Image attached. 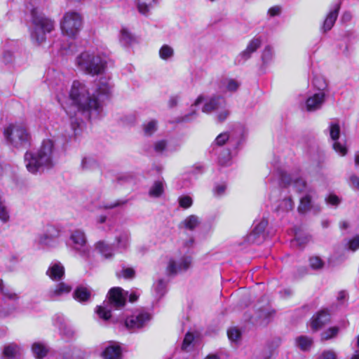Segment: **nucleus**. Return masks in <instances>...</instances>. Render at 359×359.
<instances>
[{"label":"nucleus","mask_w":359,"mask_h":359,"mask_svg":"<svg viewBox=\"0 0 359 359\" xmlns=\"http://www.w3.org/2000/svg\"><path fill=\"white\" fill-rule=\"evenodd\" d=\"M111 87L108 83H101L97 89V95L90 93L86 83L76 80L74 81L69 92L68 100L70 102L69 107H65L64 102L67 97L62 92V88L60 86L56 88V97L58 102L70 116L73 130H76L80 126V118L77 117L81 114L86 118H90L93 116H97L100 111L101 104L98 96L107 95L109 94Z\"/></svg>","instance_id":"f257e3e1"},{"label":"nucleus","mask_w":359,"mask_h":359,"mask_svg":"<svg viewBox=\"0 0 359 359\" xmlns=\"http://www.w3.org/2000/svg\"><path fill=\"white\" fill-rule=\"evenodd\" d=\"M54 152V143L50 139L43 140L36 151H27L24 156V162L27 171L32 174H38L52 168Z\"/></svg>","instance_id":"f03ea898"},{"label":"nucleus","mask_w":359,"mask_h":359,"mask_svg":"<svg viewBox=\"0 0 359 359\" xmlns=\"http://www.w3.org/2000/svg\"><path fill=\"white\" fill-rule=\"evenodd\" d=\"M55 27L54 22L46 17L39 7L31 9V18L29 22L30 37L33 43L40 45L46 39V34Z\"/></svg>","instance_id":"7ed1b4c3"},{"label":"nucleus","mask_w":359,"mask_h":359,"mask_svg":"<svg viewBox=\"0 0 359 359\" xmlns=\"http://www.w3.org/2000/svg\"><path fill=\"white\" fill-rule=\"evenodd\" d=\"M107 65L105 55L95 50H86L75 58V65L81 72L92 76L104 72Z\"/></svg>","instance_id":"20e7f679"},{"label":"nucleus","mask_w":359,"mask_h":359,"mask_svg":"<svg viewBox=\"0 0 359 359\" xmlns=\"http://www.w3.org/2000/svg\"><path fill=\"white\" fill-rule=\"evenodd\" d=\"M280 178L285 184H293L297 192L302 193L306 191L305 196L300 198V203L298 206V211L300 213L308 212L312 206V193L311 189H308L306 182L299 177L292 176L285 172H280Z\"/></svg>","instance_id":"39448f33"},{"label":"nucleus","mask_w":359,"mask_h":359,"mask_svg":"<svg viewBox=\"0 0 359 359\" xmlns=\"http://www.w3.org/2000/svg\"><path fill=\"white\" fill-rule=\"evenodd\" d=\"M108 294V300L104 301L102 305L97 306L96 311L98 316L104 320L111 318L112 308L118 309L125 305L128 292L117 287L111 288Z\"/></svg>","instance_id":"423d86ee"},{"label":"nucleus","mask_w":359,"mask_h":359,"mask_svg":"<svg viewBox=\"0 0 359 359\" xmlns=\"http://www.w3.org/2000/svg\"><path fill=\"white\" fill-rule=\"evenodd\" d=\"M8 143L16 148L27 147L29 145V135L22 125H10L4 132Z\"/></svg>","instance_id":"0eeeda50"},{"label":"nucleus","mask_w":359,"mask_h":359,"mask_svg":"<svg viewBox=\"0 0 359 359\" xmlns=\"http://www.w3.org/2000/svg\"><path fill=\"white\" fill-rule=\"evenodd\" d=\"M202 111L205 114L215 112L217 121L220 123L224 121L230 114L225 98L219 95L212 96L207 100Z\"/></svg>","instance_id":"6e6552de"},{"label":"nucleus","mask_w":359,"mask_h":359,"mask_svg":"<svg viewBox=\"0 0 359 359\" xmlns=\"http://www.w3.org/2000/svg\"><path fill=\"white\" fill-rule=\"evenodd\" d=\"M82 27V18L76 11L66 12L61 21L60 29L64 35L69 37H75Z\"/></svg>","instance_id":"1a4fd4ad"},{"label":"nucleus","mask_w":359,"mask_h":359,"mask_svg":"<svg viewBox=\"0 0 359 359\" xmlns=\"http://www.w3.org/2000/svg\"><path fill=\"white\" fill-rule=\"evenodd\" d=\"M245 131L242 128H238L234 131L229 133H223L219 134L215 140L212 147L213 150L217 154L220 152V147L226 142L234 149H238L244 141Z\"/></svg>","instance_id":"9d476101"},{"label":"nucleus","mask_w":359,"mask_h":359,"mask_svg":"<svg viewBox=\"0 0 359 359\" xmlns=\"http://www.w3.org/2000/svg\"><path fill=\"white\" fill-rule=\"evenodd\" d=\"M72 250L79 256L86 258L90 255V246L87 243L86 233L83 231L76 229L73 231L69 238Z\"/></svg>","instance_id":"9b49d317"},{"label":"nucleus","mask_w":359,"mask_h":359,"mask_svg":"<svg viewBox=\"0 0 359 359\" xmlns=\"http://www.w3.org/2000/svg\"><path fill=\"white\" fill-rule=\"evenodd\" d=\"M313 83L321 91L315 93L312 96L307 98L306 101V107L307 111H313L319 109L325 101V93L323 91L327 86L325 80L322 78H316Z\"/></svg>","instance_id":"f8f14e48"},{"label":"nucleus","mask_w":359,"mask_h":359,"mask_svg":"<svg viewBox=\"0 0 359 359\" xmlns=\"http://www.w3.org/2000/svg\"><path fill=\"white\" fill-rule=\"evenodd\" d=\"M191 262L192 259L190 256H183L177 259L172 258L168 261L166 273L168 276H176L188 270Z\"/></svg>","instance_id":"ddd939ff"},{"label":"nucleus","mask_w":359,"mask_h":359,"mask_svg":"<svg viewBox=\"0 0 359 359\" xmlns=\"http://www.w3.org/2000/svg\"><path fill=\"white\" fill-rule=\"evenodd\" d=\"M60 230L53 225H48L45 232L39 237L41 245L55 248L60 244Z\"/></svg>","instance_id":"4468645a"},{"label":"nucleus","mask_w":359,"mask_h":359,"mask_svg":"<svg viewBox=\"0 0 359 359\" xmlns=\"http://www.w3.org/2000/svg\"><path fill=\"white\" fill-rule=\"evenodd\" d=\"M151 318V315L147 312L136 311L126 318L125 325L127 328L135 330L146 326Z\"/></svg>","instance_id":"2eb2a0df"},{"label":"nucleus","mask_w":359,"mask_h":359,"mask_svg":"<svg viewBox=\"0 0 359 359\" xmlns=\"http://www.w3.org/2000/svg\"><path fill=\"white\" fill-rule=\"evenodd\" d=\"M262 39L260 36H255L248 43L246 48L236 57V61L238 64H243L249 60L252 54L257 50L261 46Z\"/></svg>","instance_id":"dca6fc26"},{"label":"nucleus","mask_w":359,"mask_h":359,"mask_svg":"<svg viewBox=\"0 0 359 359\" xmlns=\"http://www.w3.org/2000/svg\"><path fill=\"white\" fill-rule=\"evenodd\" d=\"M339 125L337 123H332L330 126V135L331 139L334 141L333 143V149L341 156H344L347 152L346 147L337 141L339 137Z\"/></svg>","instance_id":"f3484780"},{"label":"nucleus","mask_w":359,"mask_h":359,"mask_svg":"<svg viewBox=\"0 0 359 359\" xmlns=\"http://www.w3.org/2000/svg\"><path fill=\"white\" fill-rule=\"evenodd\" d=\"M130 244V233L128 230L117 231L114 238L115 247L121 250H126Z\"/></svg>","instance_id":"a211bd4d"},{"label":"nucleus","mask_w":359,"mask_h":359,"mask_svg":"<svg viewBox=\"0 0 359 359\" xmlns=\"http://www.w3.org/2000/svg\"><path fill=\"white\" fill-rule=\"evenodd\" d=\"M340 9V4L336 3L332 8L330 9V12L327 15L323 26L322 29L324 32H327L330 31L334 25L335 21L337 19L339 11Z\"/></svg>","instance_id":"6ab92c4d"},{"label":"nucleus","mask_w":359,"mask_h":359,"mask_svg":"<svg viewBox=\"0 0 359 359\" xmlns=\"http://www.w3.org/2000/svg\"><path fill=\"white\" fill-rule=\"evenodd\" d=\"M240 86L241 83L236 79L231 78H222L219 81L218 88L224 93H234L238 89Z\"/></svg>","instance_id":"aec40b11"},{"label":"nucleus","mask_w":359,"mask_h":359,"mask_svg":"<svg viewBox=\"0 0 359 359\" xmlns=\"http://www.w3.org/2000/svg\"><path fill=\"white\" fill-rule=\"evenodd\" d=\"M46 274L53 280H60L65 275V268L60 262H52L46 271Z\"/></svg>","instance_id":"412c9836"},{"label":"nucleus","mask_w":359,"mask_h":359,"mask_svg":"<svg viewBox=\"0 0 359 359\" xmlns=\"http://www.w3.org/2000/svg\"><path fill=\"white\" fill-rule=\"evenodd\" d=\"M72 290V286L65 283H60L55 287L48 291V296L54 299H57L65 294H69Z\"/></svg>","instance_id":"4be33fe9"},{"label":"nucleus","mask_w":359,"mask_h":359,"mask_svg":"<svg viewBox=\"0 0 359 359\" xmlns=\"http://www.w3.org/2000/svg\"><path fill=\"white\" fill-rule=\"evenodd\" d=\"M330 320V314L322 311L319 312L316 316H313L311 320V326L313 330H318L321 328L324 325L327 323Z\"/></svg>","instance_id":"5701e85b"},{"label":"nucleus","mask_w":359,"mask_h":359,"mask_svg":"<svg viewBox=\"0 0 359 359\" xmlns=\"http://www.w3.org/2000/svg\"><path fill=\"white\" fill-rule=\"evenodd\" d=\"M91 294V290L88 287L81 285L76 288L73 297L81 303H86L90 301Z\"/></svg>","instance_id":"b1692460"},{"label":"nucleus","mask_w":359,"mask_h":359,"mask_svg":"<svg viewBox=\"0 0 359 359\" xmlns=\"http://www.w3.org/2000/svg\"><path fill=\"white\" fill-rule=\"evenodd\" d=\"M0 292L3 296V299L15 302L18 299V294L9 285L6 284L2 280H0Z\"/></svg>","instance_id":"393cba45"},{"label":"nucleus","mask_w":359,"mask_h":359,"mask_svg":"<svg viewBox=\"0 0 359 359\" xmlns=\"http://www.w3.org/2000/svg\"><path fill=\"white\" fill-rule=\"evenodd\" d=\"M201 223V219L196 215L187 217L180 224V227L189 231H194Z\"/></svg>","instance_id":"a878e982"},{"label":"nucleus","mask_w":359,"mask_h":359,"mask_svg":"<svg viewBox=\"0 0 359 359\" xmlns=\"http://www.w3.org/2000/svg\"><path fill=\"white\" fill-rule=\"evenodd\" d=\"M104 359H120L121 349L119 345L114 343L108 346L103 352Z\"/></svg>","instance_id":"bb28decb"},{"label":"nucleus","mask_w":359,"mask_h":359,"mask_svg":"<svg viewBox=\"0 0 359 359\" xmlns=\"http://www.w3.org/2000/svg\"><path fill=\"white\" fill-rule=\"evenodd\" d=\"M55 323L58 326L60 333L67 338H71L74 335V331L65 323L62 316H57L55 318Z\"/></svg>","instance_id":"cd10ccee"},{"label":"nucleus","mask_w":359,"mask_h":359,"mask_svg":"<svg viewBox=\"0 0 359 359\" xmlns=\"http://www.w3.org/2000/svg\"><path fill=\"white\" fill-rule=\"evenodd\" d=\"M158 0H137L138 11L142 15H147L150 10L158 3Z\"/></svg>","instance_id":"c85d7f7f"},{"label":"nucleus","mask_w":359,"mask_h":359,"mask_svg":"<svg viewBox=\"0 0 359 359\" xmlns=\"http://www.w3.org/2000/svg\"><path fill=\"white\" fill-rule=\"evenodd\" d=\"M10 219V211L6 205V200L0 196V222L6 224Z\"/></svg>","instance_id":"c756f323"},{"label":"nucleus","mask_w":359,"mask_h":359,"mask_svg":"<svg viewBox=\"0 0 359 359\" xmlns=\"http://www.w3.org/2000/svg\"><path fill=\"white\" fill-rule=\"evenodd\" d=\"M274 50L271 46H266L262 53V61L264 66L270 65L274 59Z\"/></svg>","instance_id":"7c9ffc66"},{"label":"nucleus","mask_w":359,"mask_h":359,"mask_svg":"<svg viewBox=\"0 0 359 359\" xmlns=\"http://www.w3.org/2000/svg\"><path fill=\"white\" fill-rule=\"evenodd\" d=\"M32 349L35 357L39 359H41L45 357L48 353L47 346L41 342L34 343Z\"/></svg>","instance_id":"2f4dec72"},{"label":"nucleus","mask_w":359,"mask_h":359,"mask_svg":"<svg viewBox=\"0 0 359 359\" xmlns=\"http://www.w3.org/2000/svg\"><path fill=\"white\" fill-rule=\"evenodd\" d=\"M295 343L302 351H306L310 349L313 344L311 338L306 336H300L296 338Z\"/></svg>","instance_id":"473e14b6"},{"label":"nucleus","mask_w":359,"mask_h":359,"mask_svg":"<svg viewBox=\"0 0 359 359\" xmlns=\"http://www.w3.org/2000/svg\"><path fill=\"white\" fill-rule=\"evenodd\" d=\"M95 248L106 258H110L113 255L112 248L104 241H98L95 243Z\"/></svg>","instance_id":"72a5a7b5"},{"label":"nucleus","mask_w":359,"mask_h":359,"mask_svg":"<svg viewBox=\"0 0 359 359\" xmlns=\"http://www.w3.org/2000/svg\"><path fill=\"white\" fill-rule=\"evenodd\" d=\"M119 40L123 46H128L135 41V38L127 28L123 27L120 31Z\"/></svg>","instance_id":"f704fd0d"},{"label":"nucleus","mask_w":359,"mask_h":359,"mask_svg":"<svg viewBox=\"0 0 359 359\" xmlns=\"http://www.w3.org/2000/svg\"><path fill=\"white\" fill-rule=\"evenodd\" d=\"M164 191L163 181H156L149 189V194L151 197H160Z\"/></svg>","instance_id":"c9c22d12"},{"label":"nucleus","mask_w":359,"mask_h":359,"mask_svg":"<svg viewBox=\"0 0 359 359\" xmlns=\"http://www.w3.org/2000/svg\"><path fill=\"white\" fill-rule=\"evenodd\" d=\"M144 135L151 136L158 129V122L156 120H150L142 125Z\"/></svg>","instance_id":"e433bc0d"},{"label":"nucleus","mask_w":359,"mask_h":359,"mask_svg":"<svg viewBox=\"0 0 359 359\" xmlns=\"http://www.w3.org/2000/svg\"><path fill=\"white\" fill-rule=\"evenodd\" d=\"M264 239V236L261 233L254 229L246 236V241L252 244H260Z\"/></svg>","instance_id":"4c0bfd02"},{"label":"nucleus","mask_w":359,"mask_h":359,"mask_svg":"<svg viewBox=\"0 0 359 359\" xmlns=\"http://www.w3.org/2000/svg\"><path fill=\"white\" fill-rule=\"evenodd\" d=\"M167 283L163 279H159L154 285L155 295L157 298H161L166 292Z\"/></svg>","instance_id":"58836bf2"},{"label":"nucleus","mask_w":359,"mask_h":359,"mask_svg":"<svg viewBox=\"0 0 359 359\" xmlns=\"http://www.w3.org/2000/svg\"><path fill=\"white\" fill-rule=\"evenodd\" d=\"M159 56L163 60H170L174 56V49L165 44L159 50Z\"/></svg>","instance_id":"ea45409f"},{"label":"nucleus","mask_w":359,"mask_h":359,"mask_svg":"<svg viewBox=\"0 0 359 359\" xmlns=\"http://www.w3.org/2000/svg\"><path fill=\"white\" fill-rule=\"evenodd\" d=\"M309 266L313 270H320L323 268L325 262L318 256H312L309 259Z\"/></svg>","instance_id":"a19ab883"},{"label":"nucleus","mask_w":359,"mask_h":359,"mask_svg":"<svg viewBox=\"0 0 359 359\" xmlns=\"http://www.w3.org/2000/svg\"><path fill=\"white\" fill-rule=\"evenodd\" d=\"M19 352V347L15 344H9L4 349V355L8 358H14Z\"/></svg>","instance_id":"79ce46f5"},{"label":"nucleus","mask_w":359,"mask_h":359,"mask_svg":"<svg viewBox=\"0 0 359 359\" xmlns=\"http://www.w3.org/2000/svg\"><path fill=\"white\" fill-rule=\"evenodd\" d=\"M167 147V141L165 140H160L154 143L153 149L155 153L162 154L165 151H166Z\"/></svg>","instance_id":"37998d69"},{"label":"nucleus","mask_w":359,"mask_h":359,"mask_svg":"<svg viewBox=\"0 0 359 359\" xmlns=\"http://www.w3.org/2000/svg\"><path fill=\"white\" fill-rule=\"evenodd\" d=\"M6 46L4 47L1 55V61L6 65L11 64L14 60L13 53Z\"/></svg>","instance_id":"c03bdc74"},{"label":"nucleus","mask_w":359,"mask_h":359,"mask_svg":"<svg viewBox=\"0 0 359 359\" xmlns=\"http://www.w3.org/2000/svg\"><path fill=\"white\" fill-rule=\"evenodd\" d=\"M268 224V222L265 219H262L259 222H255L254 224V230H256L257 232L261 233L264 236V238H265V229Z\"/></svg>","instance_id":"a18cd8bd"},{"label":"nucleus","mask_w":359,"mask_h":359,"mask_svg":"<svg viewBox=\"0 0 359 359\" xmlns=\"http://www.w3.org/2000/svg\"><path fill=\"white\" fill-rule=\"evenodd\" d=\"M309 239L310 238L308 236H302L296 234L295 238L292 240V243L293 245L303 248L309 241Z\"/></svg>","instance_id":"49530a36"},{"label":"nucleus","mask_w":359,"mask_h":359,"mask_svg":"<svg viewBox=\"0 0 359 359\" xmlns=\"http://www.w3.org/2000/svg\"><path fill=\"white\" fill-rule=\"evenodd\" d=\"M135 270L132 268H123L119 272L116 273L118 277L124 278H133L135 276Z\"/></svg>","instance_id":"de8ad7c7"},{"label":"nucleus","mask_w":359,"mask_h":359,"mask_svg":"<svg viewBox=\"0 0 359 359\" xmlns=\"http://www.w3.org/2000/svg\"><path fill=\"white\" fill-rule=\"evenodd\" d=\"M180 206L183 208H189L193 204V200L189 196H182L178 198Z\"/></svg>","instance_id":"09e8293b"},{"label":"nucleus","mask_w":359,"mask_h":359,"mask_svg":"<svg viewBox=\"0 0 359 359\" xmlns=\"http://www.w3.org/2000/svg\"><path fill=\"white\" fill-rule=\"evenodd\" d=\"M339 332V328L337 327H332L325 331L322 333V339L324 340L330 339L334 337H335Z\"/></svg>","instance_id":"8fccbe9b"},{"label":"nucleus","mask_w":359,"mask_h":359,"mask_svg":"<svg viewBox=\"0 0 359 359\" xmlns=\"http://www.w3.org/2000/svg\"><path fill=\"white\" fill-rule=\"evenodd\" d=\"M294 208V202L291 198H285L280 204L279 208L283 211H288Z\"/></svg>","instance_id":"3c124183"},{"label":"nucleus","mask_w":359,"mask_h":359,"mask_svg":"<svg viewBox=\"0 0 359 359\" xmlns=\"http://www.w3.org/2000/svg\"><path fill=\"white\" fill-rule=\"evenodd\" d=\"M96 165V162L92 158L84 157L81 163V166L83 170H88L93 168Z\"/></svg>","instance_id":"603ef678"},{"label":"nucleus","mask_w":359,"mask_h":359,"mask_svg":"<svg viewBox=\"0 0 359 359\" xmlns=\"http://www.w3.org/2000/svg\"><path fill=\"white\" fill-rule=\"evenodd\" d=\"M229 339L231 341H237L241 337V332L236 327H231L227 331Z\"/></svg>","instance_id":"864d4df0"},{"label":"nucleus","mask_w":359,"mask_h":359,"mask_svg":"<svg viewBox=\"0 0 359 359\" xmlns=\"http://www.w3.org/2000/svg\"><path fill=\"white\" fill-rule=\"evenodd\" d=\"M231 161V152L229 149L225 151L224 154H219L218 156V162L222 165H228Z\"/></svg>","instance_id":"5fc2aeb1"},{"label":"nucleus","mask_w":359,"mask_h":359,"mask_svg":"<svg viewBox=\"0 0 359 359\" xmlns=\"http://www.w3.org/2000/svg\"><path fill=\"white\" fill-rule=\"evenodd\" d=\"M318 359H337V355L332 350H325L319 355Z\"/></svg>","instance_id":"6e6d98bb"},{"label":"nucleus","mask_w":359,"mask_h":359,"mask_svg":"<svg viewBox=\"0 0 359 359\" xmlns=\"http://www.w3.org/2000/svg\"><path fill=\"white\" fill-rule=\"evenodd\" d=\"M194 337L191 333H187L184 339L182 348L184 350H188L189 346L194 341Z\"/></svg>","instance_id":"4d7b16f0"},{"label":"nucleus","mask_w":359,"mask_h":359,"mask_svg":"<svg viewBox=\"0 0 359 359\" xmlns=\"http://www.w3.org/2000/svg\"><path fill=\"white\" fill-rule=\"evenodd\" d=\"M226 189V185L225 184H217L215 186L213 189V192L215 196H221L224 194Z\"/></svg>","instance_id":"13d9d810"},{"label":"nucleus","mask_w":359,"mask_h":359,"mask_svg":"<svg viewBox=\"0 0 359 359\" xmlns=\"http://www.w3.org/2000/svg\"><path fill=\"white\" fill-rule=\"evenodd\" d=\"M326 203L329 205H332L334 206H337L340 203V199L338 196L334 194H330L325 198Z\"/></svg>","instance_id":"bf43d9fd"},{"label":"nucleus","mask_w":359,"mask_h":359,"mask_svg":"<svg viewBox=\"0 0 359 359\" xmlns=\"http://www.w3.org/2000/svg\"><path fill=\"white\" fill-rule=\"evenodd\" d=\"M348 248L353 252L359 249V236L354 237L348 242Z\"/></svg>","instance_id":"052dcab7"},{"label":"nucleus","mask_w":359,"mask_h":359,"mask_svg":"<svg viewBox=\"0 0 359 359\" xmlns=\"http://www.w3.org/2000/svg\"><path fill=\"white\" fill-rule=\"evenodd\" d=\"M281 13V8L278 6H273L268 11V14L271 17L279 15Z\"/></svg>","instance_id":"680f3d73"},{"label":"nucleus","mask_w":359,"mask_h":359,"mask_svg":"<svg viewBox=\"0 0 359 359\" xmlns=\"http://www.w3.org/2000/svg\"><path fill=\"white\" fill-rule=\"evenodd\" d=\"M126 203V201H117L114 203H109L105 205V208L107 209H112L118 206H121L124 205Z\"/></svg>","instance_id":"e2e57ef3"},{"label":"nucleus","mask_w":359,"mask_h":359,"mask_svg":"<svg viewBox=\"0 0 359 359\" xmlns=\"http://www.w3.org/2000/svg\"><path fill=\"white\" fill-rule=\"evenodd\" d=\"M15 310V308L13 307L10 310L6 309V308L4 306H0V318L6 317L9 314H11L13 311Z\"/></svg>","instance_id":"0e129e2a"},{"label":"nucleus","mask_w":359,"mask_h":359,"mask_svg":"<svg viewBox=\"0 0 359 359\" xmlns=\"http://www.w3.org/2000/svg\"><path fill=\"white\" fill-rule=\"evenodd\" d=\"M272 355V351L270 350L263 351L259 355L257 356L255 359H270Z\"/></svg>","instance_id":"69168bd1"},{"label":"nucleus","mask_w":359,"mask_h":359,"mask_svg":"<svg viewBox=\"0 0 359 359\" xmlns=\"http://www.w3.org/2000/svg\"><path fill=\"white\" fill-rule=\"evenodd\" d=\"M350 183L353 187L359 189V177L356 175H352L350 177Z\"/></svg>","instance_id":"338daca9"},{"label":"nucleus","mask_w":359,"mask_h":359,"mask_svg":"<svg viewBox=\"0 0 359 359\" xmlns=\"http://www.w3.org/2000/svg\"><path fill=\"white\" fill-rule=\"evenodd\" d=\"M179 97L177 96H172L170 98L168 104L170 107H174L177 104Z\"/></svg>","instance_id":"774afa93"}]
</instances>
